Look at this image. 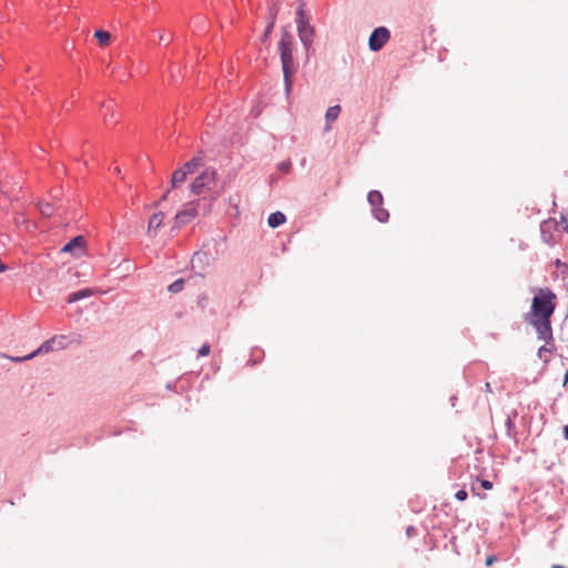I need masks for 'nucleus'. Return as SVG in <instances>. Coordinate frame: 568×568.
Returning <instances> with one entry per match:
<instances>
[{"instance_id":"1","label":"nucleus","mask_w":568,"mask_h":568,"mask_svg":"<svg viewBox=\"0 0 568 568\" xmlns=\"http://www.w3.org/2000/svg\"><path fill=\"white\" fill-rule=\"evenodd\" d=\"M556 295L549 290H540L539 294L535 295L531 303L530 316L531 318L551 317L556 305Z\"/></svg>"},{"instance_id":"2","label":"nucleus","mask_w":568,"mask_h":568,"mask_svg":"<svg viewBox=\"0 0 568 568\" xmlns=\"http://www.w3.org/2000/svg\"><path fill=\"white\" fill-rule=\"evenodd\" d=\"M294 39L286 30H283L278 42V51L282 61V71H293L297 68L293 59Z\"/></svg>"},{"instance_id":"3","label":"nucleus","mask_w":568,"mask_h":568,"mask_svg":"<svg viewBox=\"0 0 568 568\" xmlns=\"http://www.w3.org/2000/svg\"><path fill=\"white\" fill-rule=\"evenodd\" d=\"M217 173L213 168H206L197 175L190 185V191L194 195H200L204 191H211L216 183Z\"/></svg>"},{"instance_id":"4","label":"nucleus","mask_w":568,"mask_h":568,"mask_svg":"<svg viewBox=\"0 0 568 568\" xmlns=\"http://www.w3.org/2000/svg\"><path fill=\"white\" fill-rule=\"evenodd\" d=\"M367 201L372 206V214L378 222H387L389 219V213L382 205L384 203L383 195L379 191H371L367 194Z\"/></svg>"},{"instance_id":"5","label":"nucleus","mask_w":568,"mask_h":568,"mask_svg":"<svg viewBox=\"0 0 568 568\" xmlns=\"http://www.w3.org/2000/svg\"><path fill=\"white\" fill-rule=\"evenodd\" d=\"M528 321L536 328L539 339H542L546 343H549L550 341H552V329H551L550 317L530 318Z\"/></svg>"},{"instance_id":"6","label":"nucleus","mask_w":568,"mask_h":568,"mask_svg":"<svg viewBox=\"0 0 568 568\" xmlns=\"http://www.w3.org/2000/svg\"><path fill=\"white\" fill-rule=\"evenodd\" d=\"M297 30L300 39L307 47L312 42L313 29L304 19V11L302 8L297 10Z\"/></svg>"},{"instance_id":"7","label":"nucleus","mask_w":568,"mask_h":568,"mask_svg":"<svg viewBox=\"0 0 568 568\" xmlns=\"http://www.w3.org/2000/svg\"><path fill=\"white\" fill-rule=\"evenodd\" d=\"M388 40H389V31L384 27H379V28L375 29L369 37V41H368L369 49L372 51H378L384 47V44Z\"/></svg>"},{"instance_id":"8","label":"nucleus","mask_w":568,"mask_h":568,"mask_svg":"<svg viewBox=\"0 0 568 568\" xmlns=\"http://www.w3.org/2000/svg\"><path fill=\"white\" fill-rule=\"evenodd\" d=\"M212 258L204 251L195 252L191 258L192 270L200 276H203Z\"/></svg>"},{"instance_id":"9","label":"nucleus","mask_w":568,"mask_h":568,"mask_svg":"<svg viewBox=\"0 0 568 568\" xmlns=\"http://www.w3.org/2000/svg\"><path fill=\"white\" fill-rule=\"evenodd\" d=\"M197 215V209L194 202L187 203L183 210L175 215V227L190 223Z\"/></svg>"},{"instance_id":"10","label":"nucleus","mask_w":568,"mask_h":568,"mask_svg":"<svg viewBox=\"0 0 568 568\" xmlns=\"http://www.w3.org/2000/svg\"><path fill=\"white\" fill-rule=\"evenodd\" d=\"M84 246V239L83 236L79 235L70 240L63 247V253H72L74 256H79V253L75 252V250L81 251Z\"/></svg>"},{"instance_id":"11","label":"nucleus","mask_w":568,"mask_h":568,"mask_svg":"<svg viewBox=\"0 0 568 568\" xmlns=\"http://www.w3.org/2000/svg\"><path fill=\"white\" fill-rule=\"evenodd\" d=\"M163 220L164 214L162 212L154 213L149 220L148 234L154 236L155 232L161 227Z\"/></svg>"},{"instance_id":"12","label":"nucleus","mask_w":568,"mask_h":568,"mask_svg":"<svg viewBox=\"0 0 568 568\" xmlns=\"http://www.w3.org/2000/svg\"><path fill=\"white\" fill-rule=\"evenodd\" d=\"M102 111L105 124H108L113 119H118V113L115 111V104L113 101H108L106 103L102 104Z\"/></svg>"},{"instance_id":"13","label":"nucleus","mask_w":568,"mask_h":568,"mask_svg":"<svg viewBox=\"0 0 568 568\" xmlns=\"http://www.w3.org/2000/svg\"><path fill=\"white\" fill-rule=\"evenodd\" d=\"M92 295H93V291L91 288H82V290H79L77 292H73V293L69 294V296L67 298V302L69 304H72V303H75V302H78L80 300L90 297Z\"/></svg>"},{"instance_id":"14","label":"nucleus","mask_w":568,"mask_h":568,"mask_svg":"<svg viewBox=\"0 0 568 568\" xmlns=\"http://www.w3.org/2000/svg\"><path fill=\"white\" fill-rule=\"evenodd\" d=\"M203 164V159L201 156H194L186 163H184L180 169L185 172L186 175L194 173V170Z\"/></svg>"},{"instance_id":"15","label":"nucleus","mask_w":568,"mask_h":568,"mask_svg":"<svg viewBox=\"0 0 568 568\" xmlns=\"http://www.w3.org/2000/svg\"><path fill=\"white\" fill-rule=\"evenodd\" d=\"M339 112H341L339 105H333L327 109V111L325 113V120H326L325 131L331 130V122L335 121L338 118Z\"/></svg>"},{"instance_id":"16","label":"nucleus","mask_w":568,"mask_h":568,"mask_svg":"<svg viewBox=\"0 0 568 568\" xmlns=\"http://www.w3.org/2000/svg\"><path fill=\"white\" fill-rule=\"evenodd\" d=\"M285 221H286L285 214L280 211H276V212L270 214V216L267 219V224L272 229H275V227L284 224Z\"/></svg>"},{"instance_id":"17","label":"nucleus","mask_w":568,"mask_h":568,"mask_svg":"<svg viewBox=\"0 0 568 568\" xmlns=\"http://www.w3.org/2000/svg\"><path fill=\"white\" fill-rule=\"evenodd\" d=\"M74 339L68 335H55L52 337L57 351L67 348Z\"/></svg>"},{"instance_id":"18","label":"nucleus","mask_w":568,"mask_h":568,"mask_svg":"<svg viewBox=\"0 0 568 568\" xmlns=\"http://www.w3.org/2000/svg\"><path fill=\"white\" fill-rule=\"evenodd\" d=\"M187 175L185 174L184 171H182L180 168L176 169L171 178V187H178L181 183L185 181Z\"/></svg>"},{"instance_id":"19","label":"nucleus","mask_w":568,"mask_h":568,"mask_svg":"<svg viewBox=\"0 0 568 568\" xmlns=\"http://www.w3.org/2000/svg\"><path fill=\"white\" fill-rule=\"evenodd\" d=\"M57 351L54 343H52V338L43 342L36 351L32 352L34 354V357L39 354L49 353Z\"/></svg>"},{"instance_id":"20","label":"nucleus","mask_w":568,"mask_h":568,"mask_svg":"<svg viewBox=\"0 0 568 568\" xmlns=\"http://www.w3.org/2000/svg\"><path fill=\"white\" fill-rule=\"evenodd\" d=\"M94 38L98 40L101 47H106L111 41V33L104 30H97L94 32Z\"/></svg>"},{"instance_id":"21","label":"nucleus","mask_w":568,"mask_h":568,"mask_svg":"<svg viewBox=\"0 0 568 568\" xmlns=\"http://www.w3.org/2000/svg\"><path fill=\"white\" fill-rule=\"evenodd\" d=\"M1 356L4 358H8L9 361H11L13 363H23L26 361H30V359L34 358V354H32V353L24 355V356H10V355H6V354H1Z\"/></svg>"},{"instance_id":"22","label":"nucleus","mask_w":568,"mask_h":568,"mask_svg":"<svg viewBox=\"0 0 568 568\" xmlns=\"http://www.w3.org/2000/svg\"><path fill=\"white\" fill-rule=\"evenodd\" d=\"M39 210H40L41 214L44 216H51L54 211L52 204L49 202H40Z\"/></svg>"},{"instance_id":"23","label":"nucleus","mask_w":568,"mask_h":568,"mask_svg":"<svg viewBox=\"0 0 568 568\" xmlns=\"http://www.w3.org/2000/svg\"><path fill=\"white\" fill-rule=\"evenodd\" d=\"M184 287V281L182 278L174 281L168 287L171 293H179Z\"/></svg>"},{"instance_id":"24","label":"nucleus","mask_w":568,"mask_h":568,"mask_svg":"<svg viewBox=\"0 0 568 568\" xmlns=\"http://www.w3.org/2000/svg\"><path fill=\"white\" fill-rule=\"evenodd\" d=\"M284 74V85H285V93L286 97L290 95L292 90V77L294 73H283Z\"/></svg>"},{"instance_id":"25","label":"nucleus","mask_w":568,"mask_h":568,"mask_svg":"<svg viewBox=\"0 0 568 568\" xmlns=\"http://www.w3.org/2000/svg\"><path fill=\"white\" fill-rule=\"evenodd\" d=\"M278 13V6L276 3H273L270 7V16H268V22H273L275 24V20Z\"/></svg>"},{"instance_id":"26","label":"nucleus","mask_w":568,"mask_h":568,"mask_svg":"<svg viewBox=\"0 0 568 568\" xmlns=\"http://www.w3.org/2000/svg\"><path fill=\"white\" fill-rule=\"evenodd\" d=\"M291 161L286 160L277 164L280 171L287 173L291 170Z\"/></svg>"},{"instance_id":"27","label":"nucleus","mask_w":568,"mask_h":568,"mask_svg":"<svg viewBox=\"0 0 568 568\" xmlns=\"http://www.w3.org/2000/svg\"><path fill=\"white\" fill-rule=\"evenodd\" d=\"M467 496H468V494H467V491H466V490H464V489H459V490H457V491H456V494H455V498H456L457 500H459V501H464V500H466V499H467Z\"/></svg>"},{"instance_id":"28","label":"nucleus","mask_w":568,"mask_h":568,"mask_svg":"<svg viewBox=\"0 0 568 568\" xmlns=\"http://www.w3.org/2000/svg\"><path fill=\"white\" fill-rule=\"evenodd\" d=\"M545 227H546V225L542 224L541 225V235H542L544 242L551 245L554 243L552 237H551V235H546Z\"/></svg>"},{"instance_id":"29","label":"nucleus","mask_w":568,"mask_h":568,"mask_svg":"<svg viewBox=\"0 0 568 568\" xmlns=\"http://www.w3.org/2000/svg\"><path fill=\"white\" fill-rule=\"evenodd\" d=\"M211 347L209 344H203L199 349L200 356H207L210 354Z\"/></svg>"},{"instance_id":"30","label":"nucleus","mask_w":568,"mask_h":568,"mask_svg":"<svg viewBox=\"0 0 568 568\" xmlns=\"http://www.w3.org/2000/svg\"><path fill=\"white\" fill-rule=\"evenodd\" d=\"M172 38H173V37H172L171 34H170V36H165L164 33H161V34L159 36V41H160V43H165V44H168V43H170V41L172 40Z\"/></svg>"},{"instance_id":"31","label":"nucleus","mask_w":568,"mask_h":568,"mask_svg":"<svg viewBox=\"0 0 568 568\" xmlns=\"http://www.w3.org/2000/svg\"><path fill=\"white\" fill-rule=\"evenodd\" d=\"M274 26L275 24L273 22L272 23L271 22L267 23L266 30H265L264 36H263L264 39H266L271 34V32L273 31Z\"/></svg>"},{"instance_id":"32","label":"nucleus","mask_w":568,"mask_h":568,"mask_svg":"<svg viewBox=\"0 0 568 568\" xmlns=\"http://www.w3.org/2000/svg\"><path fill=\"white\" fill-rule=\"evenodd\" d=\"M480 485H481V487H483L484 489H487V490H489V489H491V488H493V483H491V481H489V480H487V479H483V480L480 481Z\"/></svg>"},{"instance_id":"33","label":"nucleus","mask_w":568,"mask_h":568,"mask_svg":"<svg viewBox=\"0 0 568 568\" xmlns=\"http://www.w3.org/2000/svg\"><path fill=\"white\" fill-rule=\"evenodd\" d=\"M505 424H506V427H507V430H508V432H510V430H511V429H514V427H515V424H514V422H513V419H511L510 417H507V419H506V423H505Z\"/></svg>"},{"instance_id":"34","label":"nucleus","mask_w":568,"mask_h":568,"mask_svg":"<svg viewBox=\"0 0 568 568\" xmlns=\"http://www.w3.org/2000/svg\"><path fill=\"white\" fill-rule=\"evenodd\" d=\"M406 535H407L408 537H413V536H415V535H416V528H415V527H413V526H408V527H407V529H406Z\"/></svg>"},{"instance_id":"35","label":"nucleus","mask_w":568,"mask_h":568,"mask_svg":"<svg viewBox=\"0 0 568 568\" xmlns=\"http://www.w3.org/2000/svg\"><path fill=\"white\" fill-rule=\"evenodd\" d=\"M493 561H494V557H488V558L486 559V565H487V566H490V565L493 564Z\"/></svg>"},{"instance_id":"36","label":"nucleus","mask_w":568,"mask_h":568,"mask_svg":"<svg viewBox=\"0 0 568 568\" xmlns=\"http://www.w3.org/2000/svg\"><path fill=\"white\" fill-rule=\"evenodd\" d=\"M565 438L568 440V425L564 428Z\"/></svg>"},{"instance_id":"37","label":"nucleus","mask_w":568,"mask_h":568,"mask_svg":"<svg viewBox=\"0 0 568 568\" xmlns=\"http://www.w3.org/2000/svg\"><path fill=\"white\" fill-rule=\"evenodd\" d=\"M169 192H170V190H168V191L163 194L162 200H165V199L168 197Z\"/></svg>"},{"instance_id":"38","label":"nucleus","mask_w":568,"mask_h":568,"mask_svg":"<svg viewBox=\"0 0 568 568\" xmlns=\"http://www.w3.org/2000/svg\"><path fill=\"white\" fill-rule=\"evenodd\" d=\"M6 270V266L2 264V262L0 261V272L4 271Z\"/></svg>"},{"instance_id":"39","label":"nucleus","mask_w":568,"mask_h":568,"mask_svg":"<svg viewBox=\"0 0 568 568\" xmlns=\"http://www.w3.org/2000/svg\"><path fill=\"white\" fill-rule=\"evenodd\" d=\"M452 400H453L452 406H455V403H456V396H453V397H452Z\"/></svg>"},{"instance_id":"40","label":"nucleus","mask_w":568,"mask_h":568,"mask_svg":"<svg viewBox=\"0 0 568 568\" xmlns=\"http://www.w3.org/2000/svg\"><path fill=\"white\" fill-rule=\"evenodd\" d=\"M452 400H453L452 406H455V403H456V396H453V397H452Z\"/></svg>"},{"instance_id":"41","label":"nucleus","mask_w":568,"mask_h":568,"mask_svg":"<svg viewBox=\"0 0 568 568\" xmlns=\"http://www.w3.org/2000/svg\"><path fill=\"white\" fill-rule=\"evenodd\" d=\"M452 400H453L452 406H455V403H456V396H453V397H452Z\"/></svg>"},{"instance_id":"42","label":"nucleus","mask_w":568,"mask_h":568,"mask_svg":"<svg viewBox=\"0 0 568 568\" xmlns=\"http://www.w3.org/2000/svg\"><path fill=\"white\" fill-rule=\"evenodd\" d=\"M551 568H565V567L561 565H554Z\"/></svg>"},{"instance_id":"43","label":"nucleus","mask_w":568,"mask_h":568,"mask_svg":"<svg viewBox=\"0 0 568 568\" xmlns=\"http://www.w3.org/2000/svg\"><path fill=\"white\" fill-rule=\"evenodd\" d=\"M567 382H568V371L565 374V383H567Z\"/></svg>"},{"instance_id":"44","label":"nucleus","mask_w":568,"mask_h":568,"mask_svg":"<svg viewBox=\"0 0 568 568\" xmlns=\"http://www.w3.org/2000/svg\"><path fill=\"white\" fill-rule=\"evenodd\" d=\"M217 196H219V193L214 194L213 200L217 199Z\"/></svg>"}]
</instances>
